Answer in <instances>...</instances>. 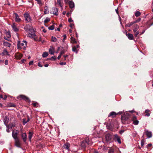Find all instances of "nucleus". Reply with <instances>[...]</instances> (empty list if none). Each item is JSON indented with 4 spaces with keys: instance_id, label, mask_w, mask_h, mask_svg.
Wrapping results in <instances>:
<instances>
[{
    "instance_id": "obj_10",
    "label": "nucleus",
    "mask_w": 153,
    "mask_h": 153,
    "mask_svg": "<svg viewBox=\"0 0 153 153\" xmlns=\"http://www.w3.org/2000/svg\"><path fill=\"white\" fill-rule=\"evenodd\" d=\"M117 115V114L114 111L111 112L110 113L108 116V117H111L112 118L115 117L116 115Z\"/></svg>"
},
{
    "instance_id": "obj_49",
    "label": "nucleus",
    "mask_w": 153,
    "mask_h": 153,
    "mask_svg": "<svg viewBox=\"0 0 153 153\" xmlns=\"http://www.w3.org/2000/svg\"><path fill=\"white\" fill-rule=\"evenodd\" d=\"M63 37H64V39H63L62 40V41L63 42H64V40L65 39H66V36L65 35H63Z\"/></svg>"
},
{
    "instance_id": "obj_64",
    "label": "nucleus",
    "mask_w": 153,
    "mask_h": 153,
    "mask_svg": "<svg viewBox=\"0 0 153 153\" xmlns=\"http://www.w3.org/2000/svg\"><path fill=\"white\" fill-rule=\"evenodd\" d=\"M152 146V145L151 144H149L148 145V147H151V146Z\"/></svg>"
},
{
    "instance_id": "obj_31",
    "label": "nucleus",
    "mask_w": 153,
    "mask_h": 153,
    "mask_svg": "<svg viewBox=\"0 0 153 153\" xmlns=\"http://www.w3.org/2000/svg\"><path fill=\"white\" fill-rule=\"evenodd\" d=\"M36 1L37 2V4L41 6L42 4V1L41 0H36Z\"/></svg>"
},
{
    "instance_id": "obj_32",
    "label": "nucleus",
    "mask_w": 153,
    "mask_h": 153,
    "mask_svg": "<svg viewBox=\"0 0 153 153\" xmlns=\"http://www.w3.org/2000/svg\"><path fill=\"white\" fill-rule=\"evenodd\" d=\"M68 46H67L66 49H63L60 52V54L62 55L63 54L65 53V52L67 51Z\"/></svg>"
},
{
    "instance_id": "obj_59",
    "label": "nucleus",
    "mask_w": 153,
    "mask_h": 153,
    "mask_svg": "<svg viewBox=\"0 0 153 153\" xmlns=\"http://www.w3.org/2000/svg\"><path fill=\"white\" fill-rule=\"evenodd\" d=\"M124 130H121L120 131V134H122L123 132H124Z\"/></svg>"
},
{
    "instance_id": "obj_17",
    "label": "nucleus",
    "mask_w": 153,
    "mask_h": 153,
    "mask_svg": "<svg viewBox=\"0 0 153 153\" xmlns=\"http://www.w3.org/2000/svg\"><path fill=\"white\" fill-rule=\"evenodd\" d=\"M15 21L16 22H19L21 21V19L19 17L18 14L16 13H15Z\"/></svg>"
},
{
    "instance_id": "obj_57",
    "label": "nucleus",
    "mask_w": 153,
    "mask_h": 153,
    "mask_svg": "<svg viewBox=\"0 0 153 153\" xmlns=\"http://www.w3.org/2000/svg\"><path fill=\"white\" fill-rule=\"evenodd\" d=\"M3 98L4 100H5L7 98V96L6 95H4Z\"/></svg>"
},
{
    "instance_id": "obj_39",
    "label": "nucleus",
    "mask_w": 153,
    "mask_h": 153,
    "mask_svg": "<svg viewBox=\"0 0 153 153\" xmlns=\"http://www.w3.org/2000/svg\"><path fill=\"white\" fill-rule=\"evenodd\" d=\"M114 150L113 149L110 148L108 150V153H114Z\"/></svg>"
},
{
    "instance_id": "obj_3",
    "label": "nucleus",
    "mask_w": 153,
    "mask_h": 153,
    "mask_svg": "<svg viewBox=\"0 0 153 153\" xmlns=\"http://www.w3.org/2000/svg\"><path fill=\"white\" fill-rule=\"evenodd\" d=\"M65 3H68L69 6L71 8H72L74 7V3L72 0H65Z\"/></svg>"
},
{
    "instance_id": "obj_61",
    "label": "nucleus",
    "mask_w": 153,
    "mask_h": 153,
    "mask_svg": "<svg viewBox=\"0 0 153 153\" xmlns=\"http://www.w3.org/2000/svg\"><path fill=\"white\" fill-rule=\"evenodd\" d=\"M144 145V142H143V140H142L141 141V145L142 146H143Z\"/></svg>"
},
{
    "instance_id": "obj_42",
    "label": "nucleus",
    "mask_w": 153,
    "mask_h": 153,
    "mask_svg": "<svg viewBox=\"0 0 153 153\" xmlns=\"http://www.w3.org/2000/svg\"><path fill=\"white\" fill-rule=\"evenodd\" d=\"M48 29L50 30H53L54 28V26L53 25H52L51 26L48 27Z\"/></svg>"
},
{
    "instance_id": "obj_26",
    "label": "nucleus",
    "mask_w": 153,
    "mask_h": 153,
    "mask_svg": "<svg viewBox=\"0 0 153 153\" xmlns=\"http://www.w3.org/2000/svg\"><path fill=\"white\" fill-rule=\"evenodd\" d=\"M88 145V144H87L84 141H82L81 143V146L82 148H85Z\"/></svg>"
},
{
    "instance_id": "obj_54",
    "label": "nucleus",
    "mask_w": 153,
    "mask_h": 153,
    "mask_svg": "<svg viewBox=\"0 0 153 153\" xmlns=\"http://www.w3.org/2000/svg\"><path fill=\"white\" fill-rule=\"evenodd\" d=\"M123 111H120L118 113H117V114H121L123 113Z\"/></svg>"
},
{
    "instance_id": "obj_8",
    "label": "nucleus",
    "mask_w": 153,
    "mask_h": 153,
    "mask_svg": "<svg viewBox=\"0 0 153 153\" xmlns=\"http://www.w3.org/2000/svg\"><path fill=\"white\" fill-rule=\"evenodd\" d=\"M11 37L10 33V32L8 31L6 33V36H5L4 39L7 41H9L10 38Z\"/></svg>"
},
{
    "instance_id": "obj_45",
    "label": "nucleus",
    "mask_w": 153,
    "mask_h": 153,
    "mask_svg": "<svg viewBox=\"0 0 153 153\" xmlns=\"http://www.w3.org/2000/svg\"><path fill=\"white\" fill-rule=\"evenodd\" d=\"M134 24V22H131L130 24H128V25H127V26H128V27H130L132 25Z\"/></svg>"
},
{
    "instance_id": "obj_15",
    "label": "nucleus",
    "mask_w": 153,
    "mask_h": 153,
    "mask_svg": "<svg viewBox=\"0 0 153 153\" xmlns=\"http://www.w3.org/2000/svg\"><path fill=\"white\" fill-rule=\"evenodd\" d=\"M15 57L17 59H20L22 56V55L20 53H16L15 55Z\"/></svg>"
},
{
    "instance_id": "obj_9",
    "label": "nucleus",
    "mask_w": 153,
    "mask_h": 153,
    "mask_svg": "<svg viewBox=\"0 0 153 153\" xmlns=\"http://www.w3.org/2000/svg\"><path fill=\"white\" fill-rule=\"evenodd\" d=\"M114 140L115 141L116 140L119 143H121V142L120 140V137L117 134L114 135Z\"/></svg>"
},
{
    "instance_id": "obj_30",
    "label": "nucleus",
    "mask_w": 153,
    "mask_h": 153,
    "mask_svg": "<svg viewBox=\"0 0 153 153\" xmlns=\"http://www.w3.org/2000/svg\"><path fill=\"white\" fill-rule=\"evenodd\" d=\"M48 55V53L46 52H44L42 54V56L43 57H46Z\"/></svg>"
},
{
    "instance_id": "obj_27",
    "label": "nucleus",
    "mask_w": 153,
    "mask_h": 153,
    "mask_svg": "<svg viewBox=\"0 0 153 153\" xmlns=\"http://www.w3.org/2000/svg\"><path fill=\"white\" fill-rule=\"evenodd\" d=\"M44 9V14H48L49 13V11L48 10V6H45Z\"/></svg>"
},
{
    "instance_id": "obj_1",
    "label": "nucleus",
    "mask_w": 153,
    "mask_h": 153,
    "mask_svg": "<svg viewBox=\"0 0 153 153\" xmlns=\"http://www.w3.org/2000/svg\"><path fill=\"white\" fill-rule=\"evenodd\" d=\"M25 31L28 33V36L30 38L33 39L35 40H38L36 35L34 33L33 28L29 25L24 27Z\"/></svg>"
},
{
    "instance_id": "obj_20",
    "label": "nucleus",
    "mask_w": 153,
    "mask_h": 153,
    "mask_svg": "<svg viewBox=\"0 0 153 153\" xmlns=\"http://www.w3.org/2000/svg\"><path fill=\"white\" fill-rule=\"evenodd\" d=\"M134 29H133V31L135 33L137 31L138 29L139 28V26L137 25H134Z\"/></svg>"
},
{
    "instance_id": "obj_48",
    "label": "nucleus",
    "mask_w": 153,
    "mask_h": 153,
    "mask_svg": "<svg viewBox=\"0 0 153 153\" xmlns=\"http://www.w3.org/2000/svg\"><path fill=\"white\" fill-rule=\"evenodd\" d=\"M136 33L134 34V36H135L136 37L137 36V35L139 34L140 32L138 31H137L136 32Z\"/></svg>"
},
{
    "instance_id": "obj_16",
    "label": "nucleus",
    "mask_w": 153,
    "mask_h": 153,
    "mask_svg": "<svg viewBox=\"0 0 153 153\" xmlns=\"http://www.w3.org/2000/svg\"><path fill=\"white\" fill-rule=\"evenodd\" d=\"M126 35L129 40H133L134 39V36L132 34L129 33L126 34Z\"/></svg>"
},
{
    "instance_id": "obj_62",
    "label": "nucleus",
    "mask_w": 153,
    "mask_h": 153,
    "mask_svg": "<svg viewBox=\"0 0 153 153\" xmlns=\"http://www.w3.org/2000/svg\"><path fill=\"white\" fill-rule=\"evenodd\" d=\"M61 56H62V55H61V54H60L59 55V56H58V57L57 58H58V59H59L61 57Z\"/></svg>"
},
{
    "instance_id": "obj_23",
    "label": "nucleus",
    "mask_w": 153,
    "mask_h": 153,
    "mask_svg": "<svg viewBox=\"0 0 153 153\" xmlns=\"http://www.w3.org/2000/svg\"><path fill=\"white\" fill-rule=\"evenodd\" d=\"M49 52L51 54H53L54 52V48L51 47L49 50Z\"/></svg>"
},
{
    "instance_id": "obj_43",
    "label": "nucleus",
    "mask_w": 153,
    "mask_h": 153,
    "mask_svg": "<svg viewBox=\"0 0 153 153\" xmlns=\"http://www.w3.org/2000/svg\"><path fill=\"white\" fill-rule=\"evenodd\" d=\"M51 40L53 42H55L56 41V39L55 37L52 36L51 37Z\"/></svg>"
},
{
    "instance_id": "obj_46",
    "label": "nucleus",
    "mask_w": 153,
    "mask_h": 153,
    "mask_svg": "<svg viewBox=\"0 0 153 153\" xmlns=\"http://www.w3.org/2000/svg\"><path fill=\"white\" fill-rule=\"evenodd\" d=\"M6 126L7 127V129H6V131L7 132H10V131L9 130V128H10V127H9V126H8V125H7V126Z\"/></svg>"
},
{
    "instance_id": "obj_4",
    "label": "nucleus",
    "mask_w": 153,
    "mask_h": 153,
    "mask_svg": "<svg viewBox=\"0 0 153 153\" xmlns=\"http://www.w3.org/2000/svg\"><path fill=\"white\" fill-rule=\"evenodd\" d=\"M18 132V131L17 130H14L13 131L12 136L14 139H18L17 137Z\"/></svg>"
},
{
    "instance_id": "obj_5",
    "label": "nucleus",
    "mask_w": 153,
    "mask_h": 153,
    "mask_svg": "<svg viewBox=\"0 0 153 153\" xmlns=\"http://www.w3.org/2000/svg\"><path fill=\"white\" fill-rule=\"evenodd\" d=\"M129 114L127 113H124L123 115L121 117V119L122 120H127L129 117Z\"/></svg>"
},
{
    "instance_id": "obj_21",
    "label": "nucleus",
    "mask_w": 153,
    "mask_h": 153,
    "mask_svg": "<svg viewBox=\"0 0 153 153\" xmlns=\"http://www.w3.org/2000/svg\"><path fill=\"white\" fill-rule=\"evenodd\" d=\"M3 45L4 46L8 47H10L11 45V44L10 43L5 41H3Z\"/></svg>"
},
{
    "instance_id": "obj_38",
    "label": "nucleus",
    "mask_w": 153,
    "mask_h": 153,
    "mask_svg": "<svg viewBox=\"0 0 153 153\" xmlns=\"http://www.w3.org/2000/svg\"><path fill=\"white\" fill-rule=\"evenodd\" d=\"M71 39L74 43H76V39L74 38L73 37H71Z\"/></svg>"
},
{
    "instance_id": "obj_29",
    "label": "nucleus",
    "mask_w": 153,
    "mask_h": 153,
    "mask_svg": "<svg viewBox=\"0 0 153 153\" xmlns=\"http://www.w3.org/2000/svg\"><path fill=\"white\" fill-rule=\"evenodd\" d=\"M12 26L13 28V29L16 32L18 31V29L17 28L16 25L14 24H13Z\"/></svg>"
},
{
    "instance_id": "obj_13",
    "label": "nucleus",
    "mask_w": 153,
    "mask_h": 153,
    "mask_svg": "<svg viewBox=\"0 0 153 153\" xmlns=\"http://www.w3.org/2000/svg\"><path fill=\"white\" fill-rule=\"evenodd\" d=\"M105 138L107 141H110L112 138L111 135L109 134H108L105 135Z\"/></svg>"
},
{
    "instance_id": "obj_33",
    "label": "nucleus",
    "mask_w": 153,
    "mask_h": 153,
    "mask_svg": "<svg viewBox=\"0 0 153 153\" xmlns=\"http://www.w3.org/2000/svg\"><path fill=\"white\" fill-rule=\"evenodd\" d=\"M21 97L22 99H23L26 101H27L28 100V98L24 95H21Z\"/></svg>"
},
{
    "instance_id": "obj_60",
    "label": "nucleus",
    "mask_w": 153,
    "mask_h": 153,
    "mask_svg": "<svg viewBox=\"0 0 153 153\" xmlns=\"http://www.w3.org/2000/svg\"><path fill=\"white\" fill-rule=\"evenodd\" d=\"M5 64L6 65H7L8 64V61L7 60H6L5 61Z\"/></svg>"
},
{
    "instance_id": "obj_56",
    "label": "nucleus",
    "mask_w": 153,
    "mask_h": 153,
    "mask_svg": "<svg viewBox=\"0 0 153 153\" xmlns=\"http://www.w3.org/2000/svg\"><path fill=\"white\" fill-rule=\"evenodd\" d=\"M33 61H31L29 62V65H31L33 64Z\"/></svg>"
},
{
    "instance_id": "obj_12",
    "label": "nucleus",
    "mask_w": 153,
    "mask_h": 153,
    "mask_svg": "<svg viewBox=\"0 0 153 153\" xmlns=\"http://www.w3.org/2000/svg\"><path fill=\"white\" fill-rule=\"evenodd\" d=\"M22 137L24 142H25L27 139V136L25 133H22Z\"/></svg>"
},
{
    "instance_id": "obj_40",
    "label": "nucleus",
    "mask_w": 153,
    "mask_h": 153,
    "mask_svg": "<svg viewBox=\"0 0 153 153\" xmlns=\"http://www.w3.org/2000/svg\"><path fill=\"white\" fill-rule=\"evenodd\" d=\"M50 19L49 18L47 17L44 21V22L45 23H47L48 22L50 21Z\"/></svg>"
},
{
    "instance_id": "obj_2",
    "label": "nucleus",
    "mask_w": 153,
    "mask_h": 153,
    "mask_svg": "<svg viewBox=\"0 0 153 153\" xmlns=\"http://www.w3.org/2000/svg\"><path fill=\"white\" fill-rule=\"evenodd\" d=\"M27 45V42L26 41H23L22 42L20 41H18L17 43L18 48L25 50Z\"/></svg>"
},
{
    "instance_id": "obj_22",
    "label": "nucleus",
    "mask_w": 153,
    "mask_h": 153,
    "mask_svg": "<svg viewBox=\"0 0 153 153\" xmlns=\"http://www.w3.org/2000/svg\"><path fill=\"white\" fill-rule=\"evenodd\" d=\"M27 117L28 118L27 120H26L25 118H24L22 119V123L23 125H25L27 122L29 121V118L28 116Z\"/></svg>"
},
{
    "instance_id": "obj_6",
    "label": "nucleus",
    "mask_w": 153,
    "mask_h": 153,
    "mask_svg": "<svg viewBox=\"0 0 153 153\" xmlns=\"http://www.w3.org/2000/svg\"><path fill=\"white\" fill-rule=\"evenodd\" d=\"M24 17L26 21H27L28 22L31 21V17L28 13H25L24 14Z\"/></svg>"
},
{
    "instance_id": "obj_37",
    "label": "nucleus",
    "mask_w": 153,
    "mask_h": 153,
    "mask_svg": "<svg viewBox=\"0 0 153 153\" xmlns=\"http://www.w3.org/2000/svg\"><path fill=\"white\" fill-rule=\"evenodd\" d=\"M57 3L62 8V6L61 5L60 0H57Z\"/></svg>"
},
{
    "instance_id": "obj_63",
    "label": "nucleus",
    "mask_w": 153,
    "mask_h": 153,
    "mask_svg": "<svg viewBox=\"0 0 153 153\" xmlns=\"http://www.w3.org/2000/svg\"><path fill=\"white\" fill-rule=\"evenodd\" d=\"M93 153H98V152L96 150H94L93 152Z\"/></svg>"
},
{
    "instance_id": "obj_52",
    "label": "nucleus",
    "mask_w": 153,
    "mask_h": 153,
    "mask_svg": "<svg viewBox=\"0 0 153 153\" xmlns=\"http://www.w3.org/2000/svg\"><path fill=\"white\" fill-rule=\"evenodd\" d=\"M68 55H65L63 56L64 57V60H66V58L68 56Z\"/></svg>"
},
{
    "instance_id": "obj_25",
    "label": "nucleus",
    "mask_w": 153,
    "mask_h": 153,
    "mask_svg": "<svg viewBox=\"0 0 153 153\" xmlns=\"http://www.w3.org/2000/svg\"><path fill=\"white\" fill-rule=\"evenodd\" d=\"M33 132L29 131L28 132V138L30 141H31V139L33 135Z\"/></svg>"
},
{
    "instance_id": "obj_11",
    "label": "nucleus",
    "mask_w": 153,
    "mask_h": 153,
    "mask_svg": "<svg viewBox=\"0 0 153 153\" xmlns=\"http://www.w3.org/2000/svg\"><path fill=\"white\" fill-rule=\"evenodd\" d=\"M145 133L148 137V138H150L152 137V132L148 130H146Z\"/></svg>"
},
{
    "instance_id": "obj_24",
    "label": "nucleus",
    "mask_w": 153,
    "mask_h": 153,
    "mask_svg": "<svg viewBox=\"0 0 153 153\" xmlns=\"http://www.w3.org/2000/svg\"><path fill=\"white\" fill-rule=\"evenodd\" d=\"M145 113L146 114L145 115V116L149 117L150 114V111L149 109L146 110Z\"/></svg>"
},
{
    "instance_id": "obj_35",
    "label": "nucleus",
    "mask_w": 153,
    "mask_h": 153,
    "mask_svg": "<svg viewBox=\"0 0 153 153\" xmlns=\"http://www.w3.org/2000/svg\"><path fill=\"white\" fill-rule=\"evenodd\" d=\"M84 142L86 143L87 144L89 145L90 144L89 143V139L88 137H86L85 138Z\"/></svg>"
},
{
    "instance_id": "obj_55",
    "label": "nucleus",
    "mask_w": 153,
    "mask_h": 153,
    "mask_svg": "<svg viewBox=\"0 0 153 153\" xmlns=\"http://www.w3.org/2000/svg\"><path fill=\"white\" fill-rule=\"evenodd\" d=\"M68 22H71L72 21H73V20L71 18H70L68 19Z\"/></svg>"
},
{
    "instance_id": "obj_44",
    "label": "nucleus",
    "mask_w": 153,
    "mask_h": 153,
    "mask_svg": "<svg viewBox=\"0 0 153 153\" xmlns=\"http://www.w3.org/2000/svg\"><path fill=\"white\" fill-rule=\"evenodd\" d=\"M139 121L137 120L133 121V124L135 125H137L138 124Z\"/></svg>"
},
{
    "instance_id": "obj_28",
    "label": "nucleus",
    "mask_w": 153,
    "mask_h": 153,
    "mask_svg": "<svg viewBox=\"0 0 153 153\" xmlns=\"http://www.w3.org/2000/svg\"><path fill=\"white\" fill-rule=\"evenodd\" d=\"M63 146L64 148L68 149L70 146V144L68 143H66L63 145Z\"/></svg>"
},
{
    "instance_id": "obj_58",
    "label": "nucleus",
    "mask_w": 153,
    "mask_h": 153,
    "mask_svg": "<svg viewBox=\"0 0 153 153\" xmlns=\"http://www.w3.org/2000/svg\"><path fill=\"white\" fill-rule=\"evenodd\" d=\"M38 65L39 66L41 67H42V65L41 64H40L39 63H38Z\"/></svg>"
},
{
    "instance_id": "obj_36",
    "label": "nucleus",
    "mask_w": 153,
    "mask_h": 153,
    "mask_svg": "<svg viewBox=\"0 0 153 153\" xmlns=\"http://www.w3.org/2000/svg\"><path fill=\"white\" fill-rule=\"evenodd\" d=\"M140 12L138 11H136L135 14V15L136 17L139 16L140 15Z\"/></svg>"
},
{
    "instance_id": "obj_50",
    "label": "nucleus",
    "mask_w": 153,
    "mask_h": 153,
    "mask_svg": "<svg viewBox=\"0 0 153 153\" xmlns=\"http://www.w3.org/2000/svg\"><path fill=\"white\" fill-rule=\"evenodd\" d=\"M66 64V63L65 62H60V64L62 65H65Z\"/></svg>"
},
{
    "instance_id": "obj_34",
    "label": "nucleus",
    "mask_w": 153,
    "mask_h": 153,
    "mask_svg": "<svg viewBox=\"0 0 153 153\" xmlns=\"http://www.w3.org/2000/svg\"><path fill=\"white\" fill-rule=\"evenodd\" d=\"M72 50L73 51L75 52L76 53H77V48L75 46H74L73 47Z\"/></svg>"
},
{
    "instance_id": "obj_53",
    "label": "nucleus",
    "mask_w": 153,
    "mask_h": 153,
    "mask_svg": "<svg viewBox=\"0 0 153 153\" xmlns=\"http://www.w3.org/2000/svg\"><path fill=\"white\" fill-rule=\"evenodd\" d=\"M74 25L73 24H71L70 25V27L71 28H73Z\"/></svg>"
},
{
    "instance_id": "obj_41",
    "label": "nucleus",
    "mask_w": 153,
    "mask_h": 153,
    "mask_svg": "<svg viewBox=\"0 0 153 153\" xmlns=\"http://www.w3.org/2000/svg\"><path fill=\"white\" fill-rule=\"evenodd\" d=\"M49 59L52 60H55L56 59V58L55 56H52L51 58L48 59Z\"/></svg>"
},
{
    "instance_id": "obj_19",
    "label": "nucleus",
    "mask_w": 153,
    "mask_h": 153,
    "mask_svg": "<svg viewBox=\"0 0 153 153\" xmlns=\"http://www.w3.org/2000/svg\"><path fill=\"white\" fill-rule=\"evenodd\" d=\"M1 55L2 56L9 55L8 52H7L6 49H5L3 50V52L1 53Z\"/></svg>"
},
{
    "instance_id": "obj_51",
    "label": "nucleus",
    "mask_w": 153,
    "mask_h": 153,
    "mask_svg": "<svg viewBox=\"0 0 153 153\" xmlns=\"http://www.w3.org/2000/svg\"><path fill=\"white\" fill-rule=\"evenodd\" d=\"M140 19H139L135 21L134 22H134V23H136L137 22H139V21H140Z\"/></svg>"
},
{
    "instance_id": "obj_18",
    "label": "nucleus",
    "mask_w": 153,
    "mask_h": 153,
    "mask_svg": "<svg viewBox=\"0 0 153 153\" xmlns=\"http://www.w3.org/2000/svg\"><path fill=\"white\" fill-rule=\"evenodd\" d=\"M15 141L16 145L18 147H19L20 145V143L19 142V138L17 139H14Z\"/></svg>"
},
{
    "instance_id": "obj_14",
    "label": "nucleus",
    "mask_w": 153,
    "mask_h": 153,
    "mask_svg": "<svg viewBox=\"0 0 153 153\" xmlns=\"http://www.w3.org/2000/svg\"><path fill=\"white\" fill-rule=\"evenodd\" d=\"M4 122L5 125L7 126V124L8 123L9 121V118L8 117L5 116L3 120Z\"/></svg>"
},
{
    "instance_id": "obj_47",
    "label": "nucleus",
    "mask_w": 153,
    "mask_h": 153,
    "mask_svg": "<svg viewBox=\"0 0 153 153\" xmlns=\"http://www.w3.org/2000/svg\"><path fill=\"white\" fill-rule=\"evenodd\" d=\"M33 105L34 107H36L38 105V104L37 102H34L33 103Z\"/></svg>"
},
{
    "instance_id": "obj_7",
    "label": "nucleus",
    "mask_w": 153,
    "mask_h": 153,
    "mask_svg": "<svg viewBox=\"0 0 153 153\" xmlns=\"http://www.w3.org/2000/svg\"><path fill=\"white\" fill-rule=\"evenodd\" d=\"M58 9L55 7H53L52 9V10L51 11V13H53L54 15L57 16L58 15Z\"/></svg>"
}]
</instances>
